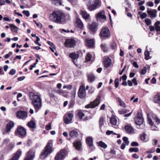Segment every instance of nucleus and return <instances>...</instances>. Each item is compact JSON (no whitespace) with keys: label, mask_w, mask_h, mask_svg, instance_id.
<instances>
[{"label":"nucleus","mask_w":160,"mask_h":160,"mask_svg":"<svg viewBox=\"0 0 160 160\" xmlns=\"http://www.w3.org/2000/svg\"><path fill=\"white\" fill-rule=\"evenodd\" d=\"M51 15L53 22H55L63 24L66 21V15L61 11H54Z\"/></svg>","instance_id":"1"},{"label":"nucleus","mask_w":160,"mask_h":160,"mask_svg":"<svg viewBox=\"0 0 160 160\" xmlns=\"http://www.w3.org/2000/svg\"><path fill=\"white\" fill-rule=\"evenodd\" d=\"M29 96L32 100V104L34 106L36 112H37L42 106V101L40 96L34 93L30 92Z\"/></svg>","instance_id":"2"},{"label":"nucleus","mask_w":160,"mask_h":160,"mask_svg":"<svg viewBox=\"0 0 160 160\" xmlns=\"http://www.w3.org/2000/svg\"><path fill=\"white\" fill-rule=\"evenodd\" d=\"M91 1H89L87 3L88 9L90 11L94 10L100 7L101 5V2L100 0H94L93 4H91Z\"/></svg>","instance_id":"3"},{"label":"nucleus","mask_w":160,"mask_h":160,"mask_svg":"<svg viewBox=\"0 0 160 160\" xmlns=\"http://www.w3.org/2000/svg\"><path fill=\"white\" fill-rule=\"evenodd\" d=\"M50 152V145L49 142H48L47 145L44 148V151L42 152L40 155L41 159H44Z\"/></svg>","instance_id":"4"},{"label":"nucleus","mask_w":160,"mask_h":160,"mask_svg":"<svg viewBox=\"0 0 160 160\" xmlns=\"http://www.w3.org/2000/svg\"><path fill=\"white\" fill-rule=\"evenodd\" d=\"M86 95V92L85 90L84 86H80L78 92V97L81 99H83L85 98Z\"/></svg>","instance_id":"5"},{"label":"nucleus","mask_w":160,"mask_h":160,"mask_svg":"<svg viewBox=\"0 0 160 160\" xmlns=\"http://www.w3.org/2000/svg\"><path fill=\"white\" fill-rule=\"evenodd\" d=\"M66 154V152L65 150L62 149L58 152L55 159V160H62L64 158Z\"/></svg>","instance_id":"6"},{"label":"nucleus","mask_w":160,"mask_h":160,"mask_svg":"<svg viewBox=\"0 0 160 160\" xmlns=\"http://www.w3.org/2000/svg\"><path fill=\"white\" fill-rule=\"evenodd\" d=\"M76 41L73 39H70L66 41L65 45L68 48H73L76 45Z\"/></svg>","instance_id":"7"},{"label":"nucleus","mask_w":160,"mask_h":160,"mask_svg":"<svg viewBox=\"0 0 160 160\" xmlns=\"http://www.w3.org/2000/svg\"><path fill=\"white\" fill-rule=\"evenodd\" d=\"M100 35L103 38L108 37L110 36V31L108 28L107 27L102 28L101 31Z\"/></svg>","instance_id":"8"},{"label":"nucleus","mask_w":160,"mask_h":160,"mask_svg":"<svg viewBox=\"0 0 160 160\" xmlns=\"http://www.w3.org/2000/svg\"><path fill=\"white\" fill-rule=\"evenodd\" d=\"M52 92H55L60 95H62L65 98L68 96V92L60 89H57L55 88L52 90Z\"/></svg>","instance_id":"9"},{"label":"nucleus","mask_w":160,"mask_h":160,"mask_svg":"<svg viewBox=\"0 0 160 160\" xmlns=\"http://www.w3.org/2000/svg\"><path fill=\"white\" fill-rule=\"evenodd\" d=\"M26 131L25 128L22 127H18L17 128V134L19 137L23 138L26 135Z\"/></svg>","instance_id":"10"},{"label":"nucleus","mask_w":160,"mask_h":160,"mask_svg":"<svg viewBox=\"0 0 160 160\" xmlns=\"http://www.w3.org/2000/svg\"><path fill=\"white\" fill-rule=\"evenodd\" d=\"M99 103V100L98 98H96L93 102H91L88 105H86L85 106V108H93L98 106Z\"/></svg>","instance_id":"11"},{"label":"nucleus","mask_w":160,"mask_h":160,"mask_svg":"<svg viewBox=\"0 0 160 160\" xmlns=\"http://www.w3.org/2000/svg\"><path fill=\"white\" fill-rule=\"evenodd\" d=\"M35 157V151L32 150H30L28 152L27 156L24 160H33Z\"/></svg>","instance_id":"12"},{"label":"nucleus","mask_w":160,"mask_h":160,"mask_svg":"<svg viewBox=\"0 0 160 160\" xmlns=\"http://www.w3.org/2000/svg\"><path fill=\"white\" fill-rule=\"evenodd\" d=\"M73 117V114L71 113L66 114L64 116V122L66 124H69L71 122Z\"/></svg>","instance_id":"13"},{"label":"nucleus","mask_w":160,"mask_h":160,"mask_svg":"<svg viewBox=\"0 0 160 160\" xmlns=\"http://www.w3.org/2000/svg\"><path fill=\"white\" fill-rule=\"evenodd\" d=\"M17 117L20 118L24 119L27 117V114L26 112L22 111H19L17 112Z\"/></svg>","instance_id":"14"},{"label":"nucleus","mask_w":160,"mask_h":160,"mask_svg":"<svg viewBox=\"0 0 160 160\" xmlns=\"http://www.w3.org/2000/svg\"><path fill=\"white\" fill-rule=\"evenodd\" d=\"M103 63L105 67L106 68H108L112 64L111 59L108 57H104Z\"/></svg>","instance_id":"15"},{"label":"nucleus","mask_w":160,"mask_h":160,"mask_svg":"<svg viewBox=\"0 0 160 160\" xmlns=\"http://www.w3.org/2000/svg\"><path fill=\"white\" fill-rule=\"evenodd\" d=\"M21 151L20 150H19L14 154V156L9 160H18L21 156Z\"/></svg>","instance_id":"16"},{"label":"nucleus","mask_w":160,"mask_h":160,"mask_svg":"<svg viewBox=\"0 0 160 160\" xmlns=\"http://www.w3.org/2000/svg\"><path fill=\"white\" fill-rule=\"evenodd\" d=\"M97 18L100 19H106V16L105 15V12L104 11H102L98 12L96 15Z\"/></svg>","instance_id":"17"},{"label":"nucleus","mask_w":160,"mask_h":160,"mask_svg":"<svg viewBox=\"0 0 160 160\" xmlns=\"http://www.w3.org/2000/svg\"><path fill=\"white\" fill-rule=\"evenodd\" d=\"M14 126V123L13 122L10 121L7 125L5 131L6 132H9L11 129Z\"/></svg>","instance_id":"18"},{"label":"nucleus","mask_w":160,"mask_h":160,"mask_svg":"<svg viewBox=\"0 0 160 160\" xmlns=\"http://www.w3.org/2000/svg\"><path fill=\"white\" fill-rule=\"evenodd\" d=\"M153 11H154V12H153L152 11L148 10L147 11V13L150 15V17L151 18H156L157 16V11L156 10L154 9Z\"/></svg>","instance_id":"19"},{"label":"nucleus","mask_w":160,"mask_h":160,"mask_svg":"<svg viewBox=\"0 0 160 160\" xmlns=\"http://www.w3.org/2000/svg\"><path fill=\"white\" fill-rule=\"evenodd\" d=\"M74 146L76 149L78 150H80L81 149V143L80 141H76L74 142Z\"/></svg>","instance_id":"20"},{"label":"nucleus","mask_w":160,"mask_h":160,"mask_svg":"<svg viewBox=\"0 0 160 160\" xmlns=\"http://www.w3.org/2000/svg\"><path fill=\"white\" fill-rule=\"evenodd\" d=\"M86 142L89 147H92L93 146V139L92 137H87L86 139Z\"/></svg>","instance_id":"21"},{"label":"nucleus","mask_w":160,"mask_h":160,"mask_svg":"<svg viewBox=\"0 0 160 160\" xmlns=\"http://www.w3.org/2000/svg\"><path fill=\"white\" fill-rule=\"evenodd\" d=\"M98 24L96 22H93L91 24L89 25L88 26L89 29L92 31L94 32L95 29L97 27Z\"/></svg>","instance_id":"22"},{"label":"nucleus","mask_w":160,"mask_h":160,"mask_svg":"<svg viewBox=\"0 0 160 160\" xmlns=\"http://www.w3.org/2000/svg\"><path fill=\"white\" fill-rule=\"evenodd\" d=\"M80 13L82 17L84 19H88L89 18V14H88L86 12L82 10L80 11Z\"/></svg>","instance_id":"23"},{"label":"nucleus","mask_w":160,"mask_h":160,"mask_svg":"<svg viewBox=\"0 0 160 160\" xmlns=\"http://www.w3.org/2000/svg\"><path fill=\"white\" fill-rule=\"evenodd\" d=\"M125 129L128 133H132L134 132L133 128L129 125H127L125 127Z\"/></svg>","instance_id":"24"},{"label":"nucleus","mask_w":160,"mask_h":160,"mask_svg":"<svg viewBox=\"0 0 160 160\" xmlns=\"http://www.w3.org/2000/svg\"><path fill=\"white\" fill-rule=\"evenodd\" d=\"M77 26L78 28L81 29L83 28V25L81 20L79 18H77L76 22Z\"/></svg>","instance_id":"25"},{"label":"nucleus","mask_w":160,"mask_h":160,"mask_svg":"<svg viewBox=\"0 0 160 160\" xmlns=\"http://www.w3.org/2000/svg\"><path fill=\"white\" fill-rule=\"evenodd\" d=\"M85 42L86 45L89 47H91L94 45V43L93 40L92 39H86Z\"/></svg>","instance_id":"26"},{"label":"nucleus","mask_w":160,"mask_h":160,"mask_svg":"<svg viewBox=\"0 0 160 160\" xmlns=\"http://www.w3.org/2000/svg\"><path fill=\"white\" fill-rule=\"evenodd\" d=\"M28 126L31 128H35L36 127V125L34 121L32 120H31L28 123Z\"/></svg>","instance_id":"27"},{"label":"nucleus","mask_w":160,"mask_h":160,"mask_svg":"<svg viewBox=\"0 0 160 160\" xmlns=\"http://www.w3.org/2000/svg\"><path fill=\"white\" fill-rule=\"evenodd\" d=\"M88 80L90 82H93L95 79V77L94 75L92 74H89L87 75Z\"/></svg>","instance_id":"28"},{"label":"nucleus","mask_w":160,"mask_h":160,"mask_svg":"<svg viewBox=\"0 0 160 160\" xmlns=\"http://www.w3.org/2000/svg\"><path fill=\"white\" fill-rule=\"evenodd\" d=\"M9 25L11 28V30L12 32L15 33L18 32V30L19 28L17 27L13 24H10Z\"/></svg>","instance_id":"29"},{"label":"nucleus","mask_w":160,"mask_h":160,"mask_svg":"<svg viewBox=\"0 0 160 160\" xmlns=\"http://www.w3.org/2000/svg\"><path fill=\"white\" fill-rule=\"evenodd\" d=\"M118 99L119 103V105L121 107L124 108H125L126 107V105L125 102L122 100L121 98L120 97H118Z\"/></svg>","instance_id":"30"},{"label":"nucleus","mask_w":160,"mask_h":160,"mask_svg":"<svg viewBox=\"0 0 160 160\" xmlns=\"http://www.w3.org/2000/svg\"><path fill=\"white\" fill-rule=\"evenodd\" d=\"M78 116L79 119L81 120H85V119L83 117L85 116V114L82 111H79L78 113Z\"/></svg>","instance_id":"31"},{"label":"nucleus","mask_w":160,"mask_h":160,"mask_svg":"<svg viewBox=\"0 0 160 160\" xmlns=\"http://www.w3.org/2000/svg\"><path fill=\"white\" fill-rule=\"evenodd\" d=\"M51 51H52V52H54V54L56 56H58V53L56 52V47L51 42Z\"/></svg>","instance_id":"32"},{"label":"nucleus","mask_w":160,"mask_h":160,"mask_svg":"<svg viewBox=\"0 0 160 160\" xmlns=\"http://www.w3.org/2000/svg\"><path fill=\"white\" fill-rule=\"evenodd\" d=\"M69 135L72 138H75L78 135V132L75 130H72L71 131Z\"/></svg>","instance_id":"33"},{"label":"nucleus","mask_w":160,"mask_h":160,"mask_svg":"<svg viewBox=\"0 0 160 160\" xmlns=\"http://www.w3.org/2000/svg\"><path fill=\"white\" fill-rule=\"evenodd\" d=\"M154 100L155 102L160 104V93H158L154 97Z\"/></svg>","instance_id":"34"},{"label":"nucleus","mask_w":160,"mask_h":160,"mask_svg":"<svg viewBox=\"0 0 160 160\" xmlns=\"http://www.w3.org/2000/svg\"><path fill=\"white\" fill-rule=\"evenodd\" d=\"M69 57L73 60H75L78 58L79 55L78 54H76L75 53H70L69 55Z\"/></svg>","instance_id":"35"},{"label":"nucleus","mask_w":160,"mask_h":160,"mask_svg":"<svg viewBox=\"0 0 160 160\" xmlns=\"http://www.w3.org/2000/svg\"><path fill=\"white\" fill-rule=\"evenodd\" d=\"M110 122L112 125H115L117 123V120L115 117H112L110 119Z\"/></svg>","instance_id":"36"},{"label":"nucleus","mask_w":160,"mask_h":160,"mask_svg":"<svg viewBox=\"0 0 160 160\" xmlns=\"http://www.w3.org/2000/svg\"><path fill=\"white\" fill-rule=\"evenodd\" d=\"M160 24V22L159 21L156 22L154 25L155 27V29L157 32H160V26L159 25Z\"/></svg>","instance_id":"37"},{"label":"nucleus","mask_w":160,"mask_h":160,"mask_svg":"<svg viewBox=\"0 0 160 160\" xmlns=\"http://www.w3.org/2000/svg\"><path fill=\"white\" fill-rule=\"evenodd\" d=\"M135 121L136 124L140 126L142 124L143 120V119H135Z\"/></svg>","instance_id":"38"},{"label":"nucleus","mask_w":160,"mask_h":160,"mask_svg":"<svg viewBox=\"0 0 160 160\" xmlns=\"http://www.w3.org/2000/svg\"><path fill=\"white\" fill-rule=\"evenodd\" d=\"M98 145L101 148H103L104 149L106 148L107 147V145L102 141H100L99 142Z\"/></svg>","instance_id":"39"},{"label":"nucleus","mask_w":160,"mask_h":160,"mask_svg":"<svg viewBox=\"0 0 160 160\" xmlns=\"http://www.w3.org/2000/svg\"><path fill=\"white\" fill-rule=\"evenodd\" d=\"M104 119V118L103 117H101L100 119L99 126L100 128L104 125V123L105 121Z\"/></svg>","instance_id":"40"},{"label":"nucleus","mask_w":160,"mask_h":160,"mask_svg":"<svg viewBox=\"0 0 160 160\" xmlns=\"http://www.w3.org/2000/svg\"><path fill=\"white\" fill-rule=\"evenodd\" d=\"M53 3L56 5H57L58 3H59V5H62V0H51Z\"/></svg>","instance_id":"41"},{"label":"nucleus","mask_w":160,"mask_h":160,"mask_svg":"<svg viewBox=\"0 0 160 160\" xmlns=\"http://www.w3.org/2000/svg\"><path fill=\"white\" fill-rule=\"evenodd\" d=\"M138 151L139 149L138 148H132L129 149V151L130 152H137Z\"/></svg>","instance_id":"42"},{"label":"nucleus","mask_w":160,"mask_h":160,"mask_svg":"<svg viewBox=\"0 0 160 160\" xmlns=\"http://www.w3.org/2000/svg\"><path fill=\"white\" fill-rule=\"evenodd\" d=\"M101 46L103 52H106L108 51V47L106 44H101Z\"/></svg>","instance_id":"43"},{"label":"nucleus","mask_w":160,"mask_h":160,"mask_svg":"<svg viewBox=\"0 0 160 160\" xmlns=\"http://www.w3.org/2000/svg\"><path fill=\"white\" fill-rule=\"evenodd\" d=\"M144 55L145 57V58L146 60H148L150 58L149 57V53L148 51H145L144 52Z\"/></svg>","instance_id":"44"},{"label":"nucleus","mask_w":160,"mask_h":160,"mask_svg":"<svg viewBox=\"0 0 160 160\" xmlns=\"http://www.w3.org/2000/svg\"><path fill=\"white\" fill-rule=\"evenodd\" d=\"M153 119L158 124L160 123V119L158 118L156 116L152 117Z\"/></svg>","instance_id":"45"},{"label":"nucleus","mask_w":160,"mask_h":160,"mask_svg":"<svg viewBox=\"0 0 160 160\" xmlns=\"http://www.w3.org/2000/svg\"><path fill=\"white\" fill-rule=\"evenodd\" d=\"M123 140L126 145H128L129 144V142L128 140V138L126 137H124L123 138Z\"/></svg>","instance_id":"46"},{"label":"nucleus","mask_w":160,"mask_h":160,"mask_svg":"<svg viewBox=\"0 0 160 160\" xmlns=\"http://www.w3.org/2000/svg\"><path fill=\"white\" fill-rule=\"evenodd\" d=\"M145 21L146 23V24L148 26L150 25L151 23V20L149 18H146L145 20Z\"/></svg>","instance_id":"47"},{"label":"nucleus","mask_w":160,"mask_h":160,"mask_svg":"<svg viewBox=\"0 0 160 160\" xmlns=\"http://www.w3.org/2000/svg\"><path fill=\"white\" fill-rule=\"evenodd\" d=\"M92 55L89 53H88L87 55V56L86 58V60L87 62L89 61L90 60Z\"/></svg>","instance_id":"48"},{"label":"nucleus","mask_w":160,"mask_h":160,"mask_svg":"<svg viewBox=\"0 0 160 160\" xmlns=\"http://www.w3.org/2000/svg\"><path fill=\"white\" fill-rule=\"evenodd\" d=\"M146 134L145 133H143L140 135V138L142 141H144L146 139Z\"/></svg>","instance_id":"49"},{"label":"nucleus","mask_w":160,"mask_h":160,"mask_svg":"<svg viewBox=\"0 0 160 160\" xmlns=\"http://www.w3.org/2000/svg\"><path fill=\"white\" fill-rule=\"evenodd\" d=\"M127 112V110L125 109H122L118 111V113L120 114H125Z\"/></svg>","instance_id":"50"},{"label":"nucleus","mask_w":160,"mask_h":160,"mask_svg":"<svg viewBox=\"0 0 160 160\" xmlns=\"http://www.w3.org/2000/svg\"><path fill=\"white\" fill-rule=\"evenodd\" d=\"M143 119L142 118V115L139 112H138L135 119Z\"/></svg>","instance_id":"51"},{"label":"nucleus","mask_w":160,"mask_h":160,"mask_svg":"<svg viewBox=\"0 0 160 160\" xmlns=\"http://www.w3.org/2000/svg\"><path fill=\"white\" fill-rule=\"evenodd\" d=\"M119 85V79L118 78H116L115 80V87L116 88L118 87Z\"/></svg>","instance_id":"52"},{"label":"nucleus","mask_w":160,"mask_h":160,"mask_svg":"<svg viewBox=\"0 0 160 160\" xmlns=\"http://www.w3.org/2000/svg\"><path fill=\"white\" fill-rule=\"evenodd\" d=\"M16 70L14 69H12L10 71L9 73V74L10 75H14L16 73Z\"/></svg>","instance_id":"53"},{"label":"nucleus","mask_w":160,"mask_h":160,"mask_svg":"<svg viewBox=\"0 0 160 160\" xmlns=\"http://www.w3.org/2000/svg\"><path fill=\"white\" fill-rule=\"evenodd\" d=\"M22 13L27 17H29L30 15L29 12L28 11L24 10L23 11Z\"/></svg>","instance_id":"54"},{"label":"nucleus","mask_w":160,"mask_h":160,"mask_svg":"<svg viewBox=\"0 0 160 160\" xmlns=\"http://www.w3.org/2000/svg\"><path fill=\"white\" fill-rule=\"evenodd\" d=\"M147 68L145 67L143 68L141 71V74H144L146 72Z\"/></svg>","instance_id":"55"},{"label":"nucleus","mask_w":160,"mask_h":160,"mask_svg":"<svg viewBox=\"0 0 160 160\" xmlns=\"http://www.w3.org/2000/svg\"><path fill=\"white\" fill-rule=\"evenodd\" d=\"M139 145L138 143L136 142H132L131 143V145L132 147L138 146Z\"/></svg>","instance_id":"56"},{"label":"nucleus","mask_w":160,"mask_h":160,"mask_svg":"<svg viewBox=\"0 0 160 160\" xmlns=\"http://www.w3.org/2000/svg\"><path fill=\"white\" fill-rule=\"evenodd\" d=\"M147 16V14L146 13H143L140 15V17L142 19H144Z\"/></svg>","instance_id":"57"},{"label":"nucleus","mask_w":160,"mask_h":160,"mask_svg":"<svg viewBox=\"0 0 160 160\" xmlns=\"http://www.w3.org/2000/svg\"><path fill=\"white\" fill-rule=\"evenodd\" d=\"M148 123L151 125H153V122L152 120L151 119L149 118H148Z\"/></svg>","instance_id":"58"},{"label":"nucleus","mask_w":160,"mask_h":160,"mask_svg":"<svg viewBox=\"0 0 160 160\" xmlns=\"http://www.w3.org/2000/svg\"><path fill=\"white\" fill-rule=\"evenodd\" d=\"M155 148H152V149H151L150 150L147 151L146 153H152L154 152H155Z\"/></svg>","instance_id":"59"},{"label":"nucleus","mask_w":160,"mask_h":160,"mask_svg":"<svg viewBox=\"0 0 160 160\" xmlns=\"http://www.w3.org/2000/svg\"><path fill=\"white\" fill-rule=\"evenodd\" d=\"M147 4L150 7H152L154 5V4L152 2H149Z\"/></svg>","instance_id":"60"},{"label":"nucleus","mask_w":160,"mask_h":160,"mask_svg":"<svg viewBox=\"0 0 160 160\" xmlns=\"http://www.w3.org/2000/svg\"><path fill=\"white\" fill-rule=\"evenodd\" d=\"M126 66H125L123 68V69H122V70L121 71H119V75H121L122 74L123 72L125 70V69L126 68Z\"/></svg>","instance_id":"61"},{"label":"nucleus","mask_w":160,"mask_h":160,"mask_svg":"<svg viewBox=\"0 0 160 160\" xmlns=\"http://www.w3.org/2000/svg\"><path fill=\"white\" fill-rule=\"evenodd\" d=\"M133 65L134 67L135 68H138V65L136 62H134L133 63Z\"/></svg>","instance_id":"62"},{"label":"nucleus","mask_w":160,"mask_h":160,"mask_svg":"<svg viewBox=\"0 0 160 160\" xmlns=\"http://www.w3.org/2000/svg\"><path fill=\"white\" fill-rule=\"evenodd\" d=\"M132 157L134 158L138 159L139 158V157L137 154L135 153L132 155Z\"/></svg>","instance_id":"63"},{"label":"nucleus","mask_w":160,"mask_h":160,"mask_svg":"<svg viewBox=\"0 0 160 160\" xmlns=\"http://www.w3.org/2000/svg\"><path fill=\"white\" fill-rule=\"evenodd\" d=\"M110 47L112 49H114L116 47V44L114 43L111 44L110 45Z\"/></svg>","instance_id":"64"}]
</instances>
